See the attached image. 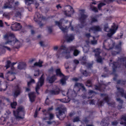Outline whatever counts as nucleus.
<instances>
[{
    "mask_svg": "<svg viewBox=\"0 0 126 126\" xmlns=\"http://www.w3.org/2000/svg\"><path fill=\"white\" fill-rule=\"evenodd\" d=\"M76 47L72 46L69 47L68 49L65 46L62 45L60 47L57 53V56L59 58L64 57L67 59L70 57L69 54L73 51L74 55L76 56L80 52L76 49Z\"/></svg>",
    "mask_w": 126,
    "mask_h": 126,
    "instance_id": "1",
    "label": "nucleus"
},
{
    "mask_svg": "<svg viewBox=\"0 0 126 126\" xmlns=\"http://www.w3.org/2000/svg\"><path fill=\"white\" fill-rule=\"evenodd\" d=\"M80 89H82L83 90H85V89L82 84L80 83H76L75 85L73 91L69 89L67 93L64 91L62 92V94L63 95H67L68 96L64 99H60L59 100L61 101L64 103L69 102L70 100V99L69 98V97H70L72 99V97L76 96L77 94V93L79 91Z\"/></svg>",
    "mask_w": 126,
    "mask_h": 126,
    "instance_id": "2",
    "label": "nucleus"
},
{
    "mask_svg": "<svg viewBox=\"0 0 126 126\" xmlns=\"http://www.w3.org/2000/svg\"><path fill=\"white\" fill-rule=\"evenodd\" d=\"M14 0H6L3 8L4 9L7 8L15 9L14 12V14L16 17L21 18L22 15V13L24 11V9L22 7H16L19 4L18 2L15 3H14Z\"/></svg>",
    "mask_w": 126,
    "mask_h": 126,
    "instance_id": "3",
    "label": "nucleus"
},
{
    "mask_svg": "<svg viewBox=\"0 0 126 126\" xmlns=\"http://www.w3.org/2000/svg\"><path fill=\"white\" fill-rule=\"evenodd\" d=\"M126 58H118V60L117 62L114 63L113 64L112 67L113 71V72L116 71L117 67H121L124 66L126 68Z\"/></svg>",
    "mask_w": 126,
    "mask_h": 126,
    "instance_id": "4",
    "label": "nucleus"
},
{
    "mask_svg": "<svg viewBox=\"0 0 126 126\" xmlns=\"http://www.w3.org/2000/svg\"><path fill=\"white\" fill-rule=\"evenodd\" d=\"M4 37L6 39L8 40V41L4 43L5 44H8L13 45L15 43H17V44H19V42L16 41V38L13 33H10L6 34L4 36Z\"/></svg>",
    "mask_w": 126,
    "mask_h": 126,
    "instance_id": "5",
    "label": "nucleus"
},
{
    "mask_svg": "<svg viewBox=\"0 0 126 126\" xmlns=\"http://www.w3.org/2000/svg\"><path fill=\"white\" fill-rule=\"evenodd\" d=\"M112 44V47H111V49H113L115 50L111 52V54L113 55H116L119 54L120 53L122 50L121 45L122 42L120 41L119 44L115 46V43L113 41Z\"/></svg>",
    "mask_w": 126,
    "mask_h": 126,
    "instance_id": "6",
    "label": "nucleus"
},
{
    "mask_svg": "<svg viewBox=\"0 0 126 126\" xmlns=\"http://www.w3.org/2000/svg\"><path fill=\"white\" fill-rule=\"evenodd\" d=\"M80 14L79 15V20L80 22L79 27L82 28L86 24V21H87L86 18L87 16L84 14V10H81L79 11Z\"/></svg>",
    "mask_w": 126,
    "mask_h": 126,
    "instance_id": "7",
    "label": "nucleus"
},
{
    "mask_svg": "<svg viewBox=\"0 0 126 126\" xmlns=\"http://www.w3.org/2000/svg\"><path fill=\"white\" fill-rule=\"evenodd\" d=\"M15 116L17 118H22L24 115V109L22 106L19 107L16 111H13Z\"/></svg>",
    "mask_w": 126,
    "mask_h": 126,
    "instance_id": "8",
    "label": "nucleus"
},
{
    "mask_svg": "<svg viewBox=\"0 0 126 126\" xmlns=\"http://www.w3.org/2000/svg\"><path fill=\"white\" fill-rule=\"evenodd\" d=\"M56 110L58 112V114H57V117L60 119L62 120L63 119L64 116H62V119H61L62 117V115H63L64 112L66 111V109L65 107L64 106H62L60 107H58L56 109Z\"/></svg>",
    "mask_w": 126,
    "mask_h": 126,
    "instance_id": "9",
    "label": "nucleus"
},
{
    "mask_svg": "<svg viewBox=\"0 0 126 126\" xmlns=\"http://www.w3.org/2000/svg\"><path fill=\"white\" fill-rule=\"evenodd\" d=\"M44 80V75L43 74L39 79L35 88L36 92L38 94V90L40 89V87L43 84Z\"/></svg>",
    "mask_w": 126,
    "mask_h": 126,
    "instance_id": "10",
    "label": "nucleus"
},
{
    "mask_svg": "<svg viewBox=\"0 0 126 126\" xmlns=\"http://www.w3.org/2000/svg\"><path fill=\"white\" fill-rule=\"evenodd\" d=\"M56 75H59L60 76H63V78L61 80V82L63 85L65 84V81L68 78L67 77H64L61 72L60 69H57L56 70Z\"/></svg>",
    "mask_w": 126,
    "mask_h": 126,
    "instance_id": "11",
    "label": "nucleus"
},
{
    "mask_svg": "<svg viewBox=\"0 0 126 126\" xmlns=\"http://www.w3.org/2000/svg\"><path fill=\"white\" fill-rule=\"evenodd\" d=\"M94 51L95 52V57L97 59V61L98 62L101 63L102 62V59L101 57L99 55L100 52V50L99 48H97L95 49Z\"/></svg>",
    "mask_w": 126,
    "mask_h": 126,
    "instance_id": "12",
    "label": "nucleus"
},
{
    "mask_svg": "<svg viewBox=\"0 0 126 126\" xmlns=\"http://www.w3.org/2000/svg\"><path fill=\"white\" fill-rule=\"evenodd\" d=\"M22 28L21 26L18 23H16L13 24L11 27V29L14 31H17L20 30Z\"/></svg>",
    "mask_w": 126,
    "mask_h": 126,
    "instance_id": "13",
    "label": "nucleus"
},
{
    "mask_svg": "<svg viewBox=\"0 0 126 126\" xmlns=\"http://www.w3.org/2000/svg\"><path fill=\"white\" fill-rule=\"evenodd\" d=\"M118 92L116 93L118 96L119 95H121L122 97H124L126 99V93H124V91L123 88L117 87Z\"/></svg>",
    "mask_w": 126,
    "mask_h": 126,
    "instance_id": "14",
    "label": "nucleus"
},
{
    "mask_svg": "<svg viewBox=\"0 0 126 126\" xmlns=\"http://www.w3.org/2000/svg\"><path fill=\"white\" fill-rule=\"evenodd\" d=\"M118 28L117 25H116L114 23H113L111 28V36L116 32Z\"/></svg>",
    "mask_w": 126,
    "mask_h": 126,
    "instance_id": "15",
    "label": "nucleus"
},
{
    "mask_svg": "<svg viewBox=\"0 0 126 126\" xmlns=\"http://www.w3.org/2000/svg\"><path fill=\"white\" fill-rule=\"evenodd\" d=\"M16 63H11L10 61H7L6 64L5 66V67H6V69H7L10 66H11V70L12 71H14L15 70V69L14 67L13 66V65Z\"/></svg>",
    "mask_w": 126,
    "mask_h": 126,
    "instance_id": "16",
    "label": "nucleus"
},
{
    "mask_svg": "<svg viewBox=\"0 0 126 126\" xmlns=\"http://www.w3.org/2000/svg\"><path fill=\"white\" fill-rule=\"evenodd\" d=\"M44 19L43 16L38 12L36 13L34 18V20L36 22L40 21Z\"/></svg>",
    "mask_w": 126,
    "mask_h": 126,
    "instance_id": "17",
    "label": "nucleus"
},
{
    "mask_svg": "<svg viewBox=\"0 0 126 126\" xmlns=\"http://www.w3.org/2000/svg\"><path fill=\"white\" fill-rule=\"evenodd\" d=\"M68 8L70 9V11H66L64 12L66 16H70L72 15L74 12V11L73 8L70 6H68Z\"/></svg>",
    "mask_w": 126,
    "mask_h": 126,
    "instance_id": "18",
    "label": "nucleus"
},
{
    "mask_svg": "<svg viewBox=\"0 0 126 126\" xmlns=\"http://www.w3.org/2000/svg\"><path fill=\"white\" fill-rule=\"evenodd\" d=\"M101 28L99 26H95L92 28L89 29V31L90 32H93L94 33L101 30Z\"/></svg>",
    "mask_w": 126,
    "mask_h": 126,
    "instance_id": "19",
    "label": "nucleus"
},
{
    "mask_svg": "<svg viewBox=\"0 0 126 126\" xmlns=\"http://www.w3.org/2000/svg\"><path fill=\"white\" fill-rule=\"evenodd\" d=\"M20 92V89L19 86H17L16 88L13 92V95L14 97H17Z\"/></svg>",
    "mask_w": 126,
    "mask_h": 126,
    "instance_id": "20",
    "label": "nucleus"
},
{
    "mask_svg": "<svg viewBox=\"0 0 126 126\" xmlns=\"http://www.w3.org/2000/svg\"><path fill=\"white\" fill-rule=\"evenodd\" d=\"M14 73L12 72H11V71H9L6 74L5 77V79L7 80H9L10 81H12L15 78V77H14V78L12 79H10L9 78H8V76L10 75V77H11L13 76L12 74Z\"/></svg>",
    "mask_w": 126,
    "mask_h": 126,
    "instance_id": "21",
    "label": "nucleus"
},
{
    "mask_svg": "<svg viewBox=\"0 0 126 126\" xmlns=\"http://www.w3.org/2000/svg\"><path fill=\"white\" fill-rule=\"evenodd\" d=\"M56 25L58 26L62 30V31L63 32H66L67 31V27L66 28H64L61 25L62 23L56 21L55 22Z\"/></svg>",
    "mask_w": 126,
    "mask_h": 126,
    "instance_id": "22",
    "label": "nucleus"
},
{
    "mask_svg": "<svg viewBox=\"0 0 126 126\" xmlns=\"http://www.w3.org/2000/svg\"><path fill=\"white\" fill-rule=\"evenodd\" d=\"M59 89L56 86H55L50 91L51 93L52 94H59Z\"/></svg>",
    "mask_w": 126,
    "mask_h": 126,
    "instance_id": "23",
    "label": "nucleus"
},
{
    "mask_svg": "<svg viewBox=\"0 0 126 126\" xmlns=\"http://www.w3.org/2000/svg\"><path fill=\"white\" fill-rule=\"evenodd\" d=\"M29 96L31 102H32L34 101L35 96L34 92H32L29 94Z\"/></svg>",
    "mask_w": 126,
    "mask_h": 126,
    "instance_id": "24",
    "label": "nucleus"
},
{
    "mask_svg": "<svg viewBox=\"0 0 126 126\" xmlns=\"http://www.w3.org/2000/svg\"><path fill=\"white\" fill-rule=\"evenodd\" d=\"M121 120H123L125 122H121L120 124L121 125H123L125 126H126V114H125L122 115L120 118Z\"/></svg>",
    "mask_w": 126,
    "mask_h": 126,
    "instance_id": "25",
    "label": "nucleus"
},
{
    "mask_svg": "<svg viewBox=\"0 0 126 126\" xmlns=\"http://www.w3.org/2000/svg\"><path fill=\"white\" fill-rule=\"evenodd\" d=\"M26 64L25 63H20L17 66L18 69L21 70L24 68L26 67Z\"/></svg>",
    "mask_w": 126,
    "mask_h": 126,
    "instance_id": "26",
    "label": "nucleus"
},
{
    "mask_svg": "<svg viewBox=\"0 0 126 126\" xmlns=\"http://www.w3.org/2000/svg\"><path fill=\"white\" fill-rule=\"evenodd\" d=\"M65 38L68 42H70L72 41L74 39V36L73 35H68L67 36H65Z\"/></svg>",
    "mask_w": 126,
    "mask_h": 126,
    "instance_id": "27",
    "label": "nucleus"
},
{
    "mask_svg": "<svg viewBox=\"0 0 126 126\" xmlns=\"http://www.w3.org/2000/svg\"><path fill=\"white\" fill-rule=\"evenodd\" d=\"M46 115H47L46 118H44V120L47 119L50 120L52 119L53 118V114H52L49 113L48 112H47V113Z\"/></svg>",
    "mask_w": 126,
    "mask_h": 126,
    "instance_id": "28",
    "label": "nucleus"
},
{
    "mask_svg": "<svg viewBox=\"0 0 126 126\" xmlns=\"http://www.w3.org/2000/svg\"><path fill=\"white\" fill-rule=\"evenodd\" d=\"M56 75H54L50 78H48L47 80L50 83H53L56 79Z\"/></svg>",
    "mask_w": 126,
    "mask_h": 126,
    "instance_id": "29",
    "label": "nucleus"
},
{
    "mask_svg": "<svg viewBox=\"0 0 126 126\" xmlns=\"http://www.w3.org/2000/svg\"><path fill=\"white\" fill-rule=\"evenodd\" d=\"M87 59L85 56H84L82 57L81 62V63L82 64H86V61Z\"/></svg>",
    "mask_w": 126,
    "mask_h": 126,
    "instance_id": "30",
    "label": "nucleus"
},
{
    "mask_svg": "<svg viewBox=\"0 0 126 126\" xmlns=\"http://www.w3.org/2000/svg\"><path fill=\"white\" fill-rule=\"evenodd\" d=\"M126 83V81L125 80H118L117 82V84H121L123 85L125 84Z\"/></svg>",
    "mask_w": 126,
    "mask_h": 126,
    "instance_id": "31",
    "label": "nucleus"
},
{
    "mask_svg": "<svg viewBox=\"0 0 126 126\" xmlns=\"http://www.w3.org/2000/svg\"><path fill=\"white\" fill-rule=\"evenodd\" d=\"M11 15H12V14H11L10 13H4L3 15V16L4 17H5L7 18H9L10 16Z\"/></svg>",
    "mask_w": 126,
    "mask_h": 126,
    "instance_id": "32",
    "label": "nucleus"
},
{
    "mask_svg": "<svg viewBox=\"0 0 126 126\" xmlns=\"http://www.w3.org/2000/svg\"><path fill=\"white\" fill-rule=\"evenodd\" d=\"M87 46H84L83 47V51L84 52H87L89 49V47L88 45H87Z\"/></svg>",
    "mask_w": 126,
    "mask_h": 126,
    "instance_id": "33",
    "label": "nucleus"
},
{
    "mask_svg": "<svg viewBox=\"0 0 126 126\" xmlns=\"http://www.w3.org/2000/svg\"><path fill=\"white\" fill-rule=\"evenodd\" d=\"M34 0H25V3L26 4L29 5L33 3Z\"/></svg>",
    "mask_w": 126,
    "mask_h": 126,
    "instance_id": "34",
    "label": "nucleus"
},
{
    "mask_svg": "<svg viewBox=\"0 0 126 126\" xmlns=\"http://www.w3.org/2000/svg\"><path fill=\"white\" fill-rule=\"evenodd\" d=\"M91 21L89 22V23L94 22L97 21L96 18L95 17L92 16L91 17Z\"/></svg>",
    "mask_w": 126,
    "mask_h": 126,
    "instance_id": "35",
    "label": "nucleus"
},
{
    "mask_svg": "<svg viewBox=\"0 0 126 126\" xmlns=\"http://www.w3.org/2000/svg\"><path fill=\"white\" fill-rule=\"evenodd\" d=\"M42 61L38 62H36L34 64V66H38L39 67H41L42 66Z\"/></svg>",
    "mask_w": 126,
    "mask_h": 126,
    "instance_id": "36",
    "label": "nucleus"
},
{
    "mask_svg": "<svg viewBox=\"0 0 126 126\" xmlns=\"http://www.w3.org/2000/svg\"><path fill=\"white\" fill-rule=\"evenodd\" d=\"M104 3L101 2L99 3L98 5V8L100 10L101 8L103 6L105 5Z\"/></svg>",
    "mask_w": 126,
    "mask_h": 126,
    "instance_id": "37",
    "label": "nucleus"
},
{
    "mask_svg": "<svg viewBox=\"0 0 126 126\" xmlns=\"http://www.w3.org/2000/svg\"><path fill=\"white\" fill-rule=\"evenodd\" d=\"M102 87V85H99L98 86H95V89L96 90H98L100 91H102V89H101Z\"/></svg>",
    "mask_w": 126,
    "mask_h": 126,
    "instance_id": "38",
    "label": "nucleus"
},
{
    "mask_svg": "<svg viewBox=\"0 0 126 126\" xmlns=\"http://www.w3.org/2000/svg\"><path fill=\"white\" fill-rule=\"evenodd\" d=\"M116 100L120 104H122L123 103V101L121 100L120 98H116Z\"/></svg>",
    "mask_w": 126,
    "mask_h": 126,
    "instance_id": "39",
    "label": "nucleus"
},
{
    "mask_svg": "<svg viewBox=\"0 0 126 126\" xmlns=\"http://www.w3.org/2000/svg\"><path fill=\"white\" fill-rule=\"evenodd\" d=\"M16 105L17 103L16 102H14L13 103H11V106L12 108H15Z\"/></svg>",
    "mask_w": 126,
    "mask_h": 126,
    "instance_id": "40",
    "label": "nucleus"
},
{
    "mask_svg": "<svg viewBox=\"0 0 126 126\" xmlns=\"http://www.w3.org/2000/svg\"><path fill=\"white\" fill-rule=\"evenodd\" d=\"M86 86L90 87L91 85V81L90 80H88L87 82V83L86 84Z\"/></svg>",
    "mask_w": 126,
    "mask_h": 126,
    "instance_id": "41",
    "label": "nucleus"
},
{
    "mask_svg": "<svg viewBox=\"0 0 126 126\" xmlns=\"http://www.w3.org/2000/svg\"><path fill=\"white\" fill-rule=\"evenodd\" d=\"M91 9L93 11H94L95 12H96L97 11V9L96 7H91Z\"/></svg>",
    "mask_w": 126,
    "mask_h": 126,
    "instance_id": "42",
    "label": "nucleus"
},
{
    "mask_svg": "<svg viewBox=\"0 0 126 126\" xmlns=\"http://www.w3.org/2000/svg\"><path fill=\"white\" fill-rule=\"evenodd\" d=\"M4 44H2V45H1V48H3V47H5V48H6L7 50L10 51V48L9 47H6V46H4Z\"/></svg>",
    "mask_w": 126,
    "mask_h": 126,
    "instance_id": "43",
    "label": "nucleus"
},
{
    "mask_svg": "<svg viewBox=\"0 0 126 126\" xmlns=\"http://www.w3.org/2000/svg\"><path fill=\"white\" fill-rule=\"evenodd\" d=\"M118 122H117L115 121L112 122V124L113 126H116V125L118 124Z\"/></svg>",
    "mask_w": 126,
    "mask_h": 126,
    "instance_id": "44",
    "label": "nucleus"
},
{
    "mask_svg": "<svg viewBox=\"0 0 126 126\" xmlns=\"http://www.w3.org/2000/svg\"><path fill=\"white\" fill-rule=\"evenodd\" d=\"M79 120L78 117H77L75 118L73 120V122H74L78 121Z\"/></svg>",
    "mask_w": 126,
    "mask_h": 126,
    "instance_id": "45",
    "label": "nucleus"
},
{
    "mask_svg": "<svg viewBox=\"0 0 126 126\" xmlns=\"http://www.w3.org/2000/svg\"><path fill=\"white\" fill-rule=\"evenodd\" d=\"M93 38L94 40L93 41H91V43L93 45L97 43V41L96 40H94V37H93Z\"/></svg>",
    "mask_w": 126,
    "mask_h": 126,
    "instance_id": "46",
    "label": "nucleus"
},
{
    "mask_svg": "<svg viewBox=\"0 0 126 126\" xmlns=\"http://www.w3.org/2000/svg\"><path fill=\"white\" fill-rule=\"evenodd\" d=\"M101 124L102 126H107L108 125V124L106 123H105L103 122V121L101 122Z\"/></svg>",
    "mask_w": 126,
    "mask_h": 126,
    "instance_id": "47",
    "label": "nucleus"
},
{
    "mask_svg": "<svg viewBox=\"0 0 126 126\" xmlns=\"http://www.w3.org/2000/svg\"><path fill=\"white\" fill-rule=\"evenodd\" d=\"M34 81L33 79H31V81L28 82V85L29 86L32 83H34Z\"/></svg>",
    "mask_w": 126,
    "mask_h": 126,
    "instance_id": "48",
    "label": "nucleus"
},
{
    "mask_svg": "<svg viewBox=\"0 0 126 126\" xmlns=\"http://www.w3.org/2000/svg\"><path fill=\"white\" fill-rule=\"evenodd\" d=\"M104 30L105 31L108 32L110 31V28H108V27H107L105 28L104 29Z\"/></svg>",
    "mask_w": 126,
    "mask_h": 126,
    "instance_id": "49",
    "label": "nucleus"
},
{
    "mask_svg": "<svg viewBox=\"0 0 126 126\" xmlns=\"http://www.w3.org/2000/svg\"><path fill=\"white\" fill-rule=\"evenodd\" d=\"M83 74L84 76H87L89 75V74L87 73L86 71H85L84 72L82 73Z\"/></svg>",
    "mask_w": 126,
    "mask_h": 126,
    "instance_id": "50",
    "label": "nucleus"
},
{
    "mask_svg": "<svg viewBox=\"0 0 126 126\" xmlns=\"http://www.w3.org/2000/svg\"><path fill=\"white\" fill-rule=\"evenodd\" d=\"M115 103L114 102H111V107H115Z\"/></svg>",
    "mask_w": 126,
    "mask_h": 126,
    "instance_id": "51",
    "label": "nucleus"
},
{
    "mask_svg": "<svg viewBox=\"0 0 126 126\" xmlns=\"http://www.w3.org/2000/svg\"><path fill=\"white\" fill-rule=\"evenodd\" d=\"M35 72H36V74H35V73L34 74V76H38L39 75V71H36Z\"/></svg>",
    "mask_w": 126,
    "mask_h": 126,
    "instance_id": "52",
    "label": "nucleus"
},
{
    "mask_svg": "<svg viewBox=\"0 0 126 126\" xmlns=\"http://www.w3.org/2000/svg\"><path fill=\"white\" fill-rule=\"evenodd\" d=\"M108 96H107L105 98V100H104V101H105V102H106L108 104H109L108 103L109 100H108Z\"/></svg>",
    "mask_w": 126,
    "mask_h": 126,
    "instance_id": "53",
    "label": "nucleus"
},
{
    "mask_svg": "<svg viewBox=\"0 0 126 126\" xmlns=\"http://www.w3.org/2000/svg\"><path fill=\"white\" fill-rule=\"evenodd\" d=\"M49 101V99L48 98H47L46 100L45 101V103L47 105H48L49 104V103L48 102Z\"/></svg>",
    "mask_w": 126,
    "mask_h": 126,
    "instance_id": "54",
    "label": "nucleus"
},
{
    "mask_svg": "<svg viewBox=\"0 0 126 126\" xmlns=\"http://www.w3.org/2000/svg\"><path fill=\"white\" fill-rule=\"evenodd\" d=\"M115 10V8L114 7L111 6V12H113Z\"/></svg>",
    "mask_w": 126,
    "mask_h": 126,
    "instance_id": "55",
    "label": "nucleus"
},
{
    "mask_svg": "<svg viewBox=\"0 0 126 126\" xmlns=\"http://www.w3.org/2000/svg\"><path fill=\"white\" fill-rule=\"evenodd\" d=\"M74 63L76 64H78L79 63V61L77 60H75L74 61Z\"/></svg>",
    "mask_w": 126,
    "mask_h": 126,
    "instance_id": "56",
    "label": "nucleus"
},
{
    "mask_svg": "<svg viewBox=\"0 0 126 126\" xmlns=\"http://www.w3.org/2000/svg\"><path fill=\"white\" fill-rule=\"evenodd\" d=\"M121 35H119V36H118V38H115V39H120V38H121L123 36V34H121Z\"/></svg>",
    "mask_w": 126,
    "mask_h": 126,
    "instance_id": "57",
    "label": "nucleus"
},
{
    "mask_svg": "<svg viewBox=\"0 0 126 126\" xmlns=\"http://www.w3.org/2000/svg\"><path fill=\"white\" fill-rule=\"evenodd\" d=\"M3 122L2 123L1 122V120H0V124L1 125L4 124L5 123V120L3 119Z\"/></svg>",
    "mask_w": 126,
    "mask_h": 126,
    "instance_id": "58",
    "label": "nucleus"
},
{
    "mask_svg": "<svg viewBox=\"0 0 126 126\" xmlns=\"http://www.w3.org/2000/svg\"><path fill=\"white\" fill-rule=\"evenodd\" d=\"M37 110H36L35 111V114L34 115V116L35 117H37Z\"/></svg>",
    "mask_w": 126,
    "mask_h": 126,
    "instance_id": "59",
    "label": "nucleus"
},
{
    "mask_svg": "<svg viewBox=\"0 0 126 126\" xmlns=\"http://www.w3.org/2000/svg\"><path fill=\"white\" fill-rule=\"evenodd\" d=\"M94 92L92 90H90L89 91V94L90 95L91 94H93Z\"/></svg>",
    "mask_w": 126,
    "mask_h": 126,
    "instance_id": "60",
    "label": "nucleus"
},
{
    "mask_svg": "<svg viewBox=\"0 0 126 126\" xmlns=\"http://www.w3.org/2000/svg\"><path fill=\"white\" fill-rule=\"evenodd\" d=\"M72 80L73 81H77L78 80V79L77 78H74L72 79Z\"/></svg>",
    "mask_w": 126,
    "mask_h": 126,
    "instance_id": "61",
    "label": "nucleus"
},
{
    "mask_svg": "<svg viewBox=\"0 0 126 126\" xmlns=\"http://www.w3.org/2000/svg\"><path fill=\"white\" fill-rule=\"evenodd\" d=\"M118 109L119 110L121 109L122 108V107L121 105H118Z\"/></svg>",
    "mask_w": 126,
    "mask_h": 126,
    "instance_id": "62",
    "label": "nucleus"
},
{
    "mask_svg": "<svg viewBox=\"0 0 126 126\" xmlns=\"http://www.w3.org/2000/svg\"><path fill=\"white\" fill-rule=\"evenodd\" d=\"M3 26V23L1 20H0V27H2Z\"/></svg>",
    "mask_w": 126,
    "mask_h": 126,
    "instance_id": "63",
    "label": "nucleus"
},
{
    "mask_svg": "<svg viewBox=\"0 0 126 126\" xmlns=\"http://www.w3.org/2000/svg\"><path fill=\"white\" fill-rule=\"evenodd\" d=\"M86 36L88 38H89L90 36V35L89 34H86Z\"/></svg>",
    "mask_w": 126,
    "mask_h": 126,
    "instance_id": "64",
    "label": "nucleus"
}]
</instances>
